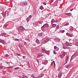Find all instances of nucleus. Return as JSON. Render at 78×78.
Returning a JSON list of instances; mask_svg holds the SVG:
<instances>
[{"mask_svg": "<svg viewBox=\"0 0 78 78\" xmlns=\"http://www.w3.org/2000/svg\"><path fill=\"white\" fill-rule=\"evenodd\" d=\"M23 30H24L23 27L22 26H20L18 29V31H20L21 32H23Z\"/></svg>", "mask_w": 78, "mask_h": 78, "instance_id": "1", "label": "nucleus"}, {"mask_svg": "<svg viewBox=\"0 0 78 78\" xmlns=\"http://www.w3.org/2000/svg\"><path fill=\"white\" fill-rule=\"evenodd\" d=\"M48 27V24L46 23L43 26L41 27V29H42L43 28H46V27Z\"/></svg>", "mask_w": 78, "mask_h": 78, "instance_id": "2", "label": "nucleus"}, {"mask_svg": "<svg viewBox=\"0 0 78 78\" xmlns=\"http://www.w3.org/2000/svg\"><path fill=\"white\" fill-rule=\"evenodd\" d=\"M62 75V71H60L58 76V78H61V77Z\"/></svg>", "mask_w": 78, "mask_h": 78, "instance_id": "3", "label": "nucleus"}, {"mask_svg": "<svg viewBox=\"0 0 78 78\" xmlns=\"http://www.w3.org/2000/svg\"><path fill=\"white\" fill-rule=\"evenodd\" d=\"M50 41V39L49 38L47 39L46 40H44V44H46L47 42H48V41Z\"/></svg>", "mask_w": 78, "mask_h": 78, "instance_id": "4", "label": "nucleus"}, {"mask_svg": "<svg viewBox=\"0 0 78 78\" xmlns=\"http://www.w3.org/2000/svg\"><path fill=\"white\" fill-rule=\"evenodd\" d=\"M44 56V55L42 54H41V53L38 54V56H37V58H39V57H41V56Z\"/></svg>", "mask_w": 78, "mask_h": 78, "instance_id": "5", "label": "nucleus"}, {"mask_svg": "<svg viewBox=\"0 0 78 78\" xmlns=\"http://www.w3.org/2000/svg\"><path fill=\"white\" fill-rule=\"evenodd\" d=\"M69 57H68V56H67L66 58V59L65 60V64H64V65H65V64H67V60H68V59H69Z\"/></svg>", "mask_w": 78, "mask_h": 78, "instance_id": "6", "label": "nucleus"}, {"mask_svg": "<svg viewBox=\"0 0 78 78\" xmlns=\"http://www.w3.org/2000/svg\"><path fill=\"white\" fill-rule=\"evenodd\" d=\"M66 15H67V16H72V13H65Z\"/></svg>", "mask_w": 78, "mask_h": 78, "instance_id": "7", "label": "nucleus"}, {"mask_svg": "<svg viewBox=\"0 0 78 78\" xmlns=\"http://www.w3.org/2000/svg\"><path fill=\"white\" fill-rule=\"evenodd\" d=\"M54 22H56V23H57V22H56V21H55V19H52V20L51 21V23H54Z\"/></svg>", "mask_w": 78, "mask_h": 78, "instance_id": "8", "label": "nucleus"}, {"mask_svg": "<svg viewBox=\"0 0 78 78\" xmlns=\"http://www.w3.org/2000/svg\"><path fill=\"white\" fill-rule=\"evenodd\" d=\"M0 42L1 43H2V44H4L5 41L3 40H1L0 39Z\"/></svg>", "mask_w": 78, "mask_h": 78, "instance_id": "9", "label": "nucleus"}, {"mask_svg": "<svg viewBox=\"0 0 78 78\" xmlns=\"http://www.w3.org/2000/svg\"><path fill=\"white\" fill-rule=\"evenodd\" d=\"M41 53H44L45 51V50L44 49H42L41 50Z\"/></svg>", "mask_w": 78, "mask_h": 78, "instance_id": "10", "label": "nucleus"}, {"mask_svg": "<svg viewBox=\"0 0 78 78\" xmlns=\"http://www.w3.org/2000/svg\"><path fill=\"white\" fill-rule=\"evenodd\" d=\"M52 25L53 28L55 27L56 26V25L55 24H54V23H52Z\"/></svg>", "mask_w": 78, "mask_h": 78, "instance_id": "11", "label": "nucleus"}, {"mask_svg": "<svg viewBox=\"0 0 78 78\" xmlns=\"http://www.w3.org/2000/svg\"><path fill=\"white\" fill-rule=\"evenodd\" d=\"M70 67V65H66L65 66L66 68H67V69H68V68H69Z\"/></svg>", "mask_w": 78, "mask_h": 78, "instance_id": "12", "label": "nucleus"}, {"mask_svg": "<svg viewBox=\"0 0 78 78\" xmlns=\"http://www.w3.org/2000/svg\"><path fill=\"white\" fill-rule=\"evenodd\" d=\"M66 35H67V36H70V37H72V35H70L68 33H66Z\"/></svg>", "mask_w": 78, "mask_h": 78, "instance_id": "13", "label": "nucleus"}, {"mask_svg": "<svg viewBox=\"0 0 78 78\" xmlns=\"http://www.w3.org/2000/svg\"><path fill=\"white\" fill-rule=\"evenodd\" d=\"M53 64H54V65L55 66V61H54L51 62V66H53Z\"/></svg>", "mask_w": 78, "mask_h": 78, "instance_id": "14", "label": "nucleus"}, {"mask_svg": "<svg viewBox=\"0 0 78 78\" xmlns=\"http://www.w3.org/2000/svg\"><path fill=\"white\" fill-rule=\"evenodd\" d=\"M65 44L67 46H70V44H69L68 43H66Z\"/></svg>", "mask_w": 78, "mask_h": 78, "instance_id": "15", "label": "nucleus"}, {"mask_svg": "<svg viewBox=\"0 0 78 78\" xmlns=\"http://www.w3.org/2000/svg\"><path fill=\"white\" fill-rule=\"evenodd\" d=\"M36 42L37 44H40V42H39V40H36Z\"/></svg>", "mask_w": 78, "mask_h": 78, "instance_id": "16", "label": "nucleus"}, {"mask_svg": "<svg viewBox=\"0 0 78 78\" xmlns=\"http://www.w3.org/2000/svg\"><path fill=\"white\" fill-rule=\"evenodd\" d=\"M43 76H44V74H41L38 77V78H41V77H43Z\"/></svg>", "mask_w": 78, "mask_h": 78, "instance_id": "17", "label": "nucleus"}, {"mask_svg": "<svg viewBox=\"0 0 78 78\" xmlns=\"http://www.w3.org/2000/svg\"><path fill=\"white\" fill-rule=\"evenodd\" d=\"M62 68V67L61 66H59L58 69V71H59L60 70H61V69Z\"/></svg>", "mask_w": 78, "mask_h": 78, "instance_id": "18", "label": "nucleus"}, {"mask_svg": "<svg viewBox=\"0 0 78 78\" xmlns=\"http://www.w3.org/2000/svg\"><path fill=\"white\" fill-rule=\"evenodd\" d=\"M45 53L47 54V55H48V54H49V52H48V51H45Z\"/></svg>", "mask_w": 78, "mask_h": 78, "instance_id": "19", "label": "nucleus"}, {"mask_svg": "<svg viewBox=\"0 0 78 78\" xmlns=\"http://www.w3.org/2000/svg\"><path fill=\"white\" fill-rule=\"evenodd\" d=\"M31 77L34 78H37V77H35V76H34L33 74H32L31 75Z\"/></svg>", "mask_w": 78, "mask_h": 78, "instance_id": "20", "label": "nucleus"}, {"mask_svg": "<svg viewBox=\"0 0 78 78\" xmlns=\"http://www.w3.org/2000/svg\"><path fill=\"white\" fill-rule=\"evenodd\" d=\"M27 22H29V21H30V19L29 18H27Z\"/></svg>", "mask_w": 78, "mask_h": 78, "instance_id": "21", "label": "nucleus"}, {"mask_svg": "<svg viewBox=\"0 0 78 78\" xmlns=\"http://www.w3.org/2000/svg\"><path fill=\"white\" fill-rule=\"evenodd\" d=\"M40 8L41 9H44V7L42 6V5L40 7Z\"/></svg>", "mask_w": 78, "mask_h": 78, "instance_id": "22", "label": "nucleus"}, {"mask_svg": "<svg viewBox=\"0 0 78 78\" xmlns=\"http://www.w3.org/2000/svg\"><path fill=\"white\" fill-rule=\"evenodd\" d=\"M54 40L55 41H57L58 40V38H54Z\"/></svg>", "mask_w": 78, "mask_h": 78, "instance_id": "23", "label": "nucleus"}, {"mask_svg": "<svg viewBox=\"0 0 78 78\" xmlns=\"http://www.w3.org/2000/svg\"><path fill=\"white\" fill-rule=\"evenodd\" d=\"M60 58H61V59H62V58H64V56L62 55H60Z\"/></svg>", "mask_w": 78, "mask_h": 78, "instance_id": "24", "label": "nucleus"}, {"mask_svg": "<svg viewBox=\"0 0 78 78\" xmlns=\"http://www.w3.org/2000/svg\"><path fill=\"white\" fill-rule=\"evenodd\" d=\"M39 36H42V33H40L39 34Z\"/></svg>", "mask_w": 78, "mask_h": 78, "instance_id": "25", "label": "nucleus"}, {"mask_svg": "<svg viewBox=\"0 0 78 78\" xmlns=\"http://www.w3.org/2000/svg\"><path fill=\"white\" fill-rule=\"evenodd\" d=\"M42 23H43V21H40L39 22V24H42Z\"/></svg>", "mask_w": 78, "mask_h": 78, "instance_id": "26", "label": "nucleus"}, {"mask_svg": "<svg viewBox=\"0 0 78 78\" xmlns=\"http://www.w3.org/2000/svg\"><path fill=\"white\" fill-rule=\"evenodd\" d=\"M8 56H9V55H8V54H6L5 55V57H6V58H7V57H8Z\"/></svg>", "mask_w": 78, "mask_h": 78, "instance_id": "27", "label": "nucleus"}, {"mask_svg": "<svg viewBox=\"0 0 78 78\" xmlns=\"http://www.w3.org/2000/svg\"><path fill=\"white\" fill-rule=\"evenodd\" d=\"M20 69V68H19V67H17L15 68V70H17V69Z\"/></svg>", "mask_w": 78, "mask_h": 78, "instance_id": "28", "label": "nucleus"}, {"mask_svg": "<svg viewBox=\"0 0 78 78\" xmlns=\"http://www.w3.org/2000/svg\"><path fill=\"white\" fill-rule=\"evenodd\" d=\"M63 47L64 49H67V47L66 46H63Z\"/></svg>", "mask_w": 78, "mask_h": 78, "instance_id": "29", "label": "nucleus"}, {"mask_svg": "<svg viewBox=\"0 0 78 78\" xmlns=\"http://www.w3.org/2000/svg\"><path fill=\"white\" fill-rule=\"evenodd\" d=\"M44 62V64H47L48 63L47 61H45Z\"/></svg>", "mask_w": 78, "mask_h": 78, "instance_id": "30", "label": "nucleus"}, {"mask_svg": "<svg viewBox=\"0 0 78 78\" xmlns=\"http://www.w3.org/2000/svg\"><path fill=\"white\" fill-rule=\"evenodd\" d=\"M23 78H27V77L26 76H23Z\"/></svg>", "mask_w": 78, "mask_h": 78, "instance_id": "31", "label": "nucleus"}, {"mask_svg": "<svg viewBox=\"0 0 78 78\" xmlns=\"http://www.w3.org/2000/svg\"><path fill=\"white\" fill-rule=\"evenodd\" d=\"M65 52H63L62 55L63 56H65Z\"/></svg>", "mask_w": 78, "mask_h": 78, "instance_id": "32", "label": "nucleus"}, {"mask_svg": "<svg viewBox=\"0 0 78 78\" xmlns=\"http://www.w3.org/2000/svg\"><path fill=\"white\" fill-rule=\"evenodd\" d=\"M53 53L55 55H56V51H53Z\"/></svg>", "mask_w": 78, "mask_h": 78, "instance_id": "33", "label": "nucleus"}, {"mask_svg": "<svg viewBox=\"0 0 78 78\" xmlns=\"http://www.w3.org/2000/svg\"><path fill=\"white\" fill-rule=\"evenodd\" d=\"M2 36H5L6 35V33H2Z\"/></svg>", "mask_w": 78, "mask_h": 78, "instance_id": "34", "label": "nucleus"}, {"mask_svg": "<svg viewBox=\"0 0 78 78\" xmlns=\"http://www.w3.org/2000/svg\"><path fill=\"white\" fill-rule=\"evenodd\" d=\"M8 26V24H6V25H5L4 27L5 28H6L7 27V26Z\"/></svg>", "mask_w": 78, "mask_h": 78, "instance_id": "35", "label": "nucleus"}, {"mask_svg": "<svg viewBox=\"0 0 78 78\" xmlns=\"http://www.w3.org/2000/svg\"><path fill=\"white\" fill-rule=\"evenodd\" d=\"M76 45L78 46V42H76Z\"/></svg>", "mask_w": 78, "mask_h": 78, "instance_id": "36", "label": "nucleus"}, {"mask_svg": "<svg viewBox=\"0 0 78 78\" xmlns=\"http://www.w3.org/2000/svg\"><path fill=\"white\" fill-rule=\"evenodd\" d=\"M11 67H12V66H10L9 67H7V68L8 69H11Z\"/></svg>", "mask_w": 78, "mask_h": 78, "instance_id": "37", "label": "nucleus"}, {"mask_svg": "<svg viewBox=\"0 0 78 78\" xmlns=\"http://www.w3.org/2000/svg\"><path fill=\"white\" fill-rule=\"evenodd\" d=\"M31 15L29 16L28 18H29V19H31Z\"/></svg>", "mask_w": 78, "mask_h": 78, "instance_id": "38", "label": "nucleus"}, {"mask_svg": "<svg viewBox=\"0 0 78 78\" xmlns=\"http://www.w3.org/2000/svg\"><path fill=\"white\" fill-rule=\"evenodd\" d=\"M56 28L57 29H59V26H57L56 27Z\"/></svg>", "mask_w": 78, "mask_h": 78, "instance_id": "39", "label": "nucleus"}, {"mask_svg": "<svg viewBox=\"0 0 78 78\" xmlns=\"http://www.w3.org/2000/svg\"><path fill=\"white\" fill-rule=\"evenodd\" d=\"M15 41H19V39H15Z\"/></svg>", "mask_w": 78, "mask_h": 78, "instance_id": "40", "label": "nucleus"}, {"mask_svg": "<svg viewBox=\"0 0 78 78\" xmlns=\"http://www.w3.org/2000/svg\"><path fill=\"white\" fill-rule=\"evenodd\" d=\"M69 25V23H67L66 24V26H67L68 25Z\"/></svg>", "mask_w": 78, "mask_h": 78, "instance_id": "41", "label": "nucleus"}, {"mask_svg": "<svg viewBox=\"0 0 78 78\" xmlns=\"http://www.w3.org/2000/svg\"><path fill=\"white\" fill-rule=\"evenodd\" d=\"M57 48V47L56 46H54V49H56Z\"/></svg>", "mask_w": 78, "mask_h": 78, "instance_id": "42", "label": "nucleus"}, {"mask_svg": "<svg viewBox=\"0 0 78 78\" xmlns=\"http://www.w3.org/2000/svg\"><path fill=\"white\" fill-rule=\"evenodd\" d=\"M64 31H65L64 30H62V33H64Z\"/></svg>", "mask_w": 78, "mask_h": 78, "instance_id": "43", "label": "nucleus"}, {"mask_svg": "<svg viewBox=\"0 0 78 78\" xmlns=\"http://www.w3.org/2000/svg\"><path fill=\"white\" fill-rule=\"evenodd\" d=\"M46 3H45V2H44L43 3V5H46Z\"/></svg>", "mask_w": 78, "mask_h": 78, "instance_id": "44", "label": "nucleus"}, {"mask_svg": "<svg viewBox=\"0 0 78 78\" xmlns=\"http://www.w3.org/2000/svg\"><path fill=\"white\" fill-rule=\"evenodd\" d=\"M73 9H71L70 11H73Z\"/></svg>", "mask_w": 78, "mask_h": 78, "instance_id": "45", "label": "nucleus"}, {"mask_svg": "<svg viewBox=\"0 0 78 78\" xmlns=\"http://www.w3.org/2000/svg\"><path fill=\"white\" fill-rule=\"evenodd\" d=\"M3 36L2 34H0V36Z\"/></svg>", "mask_w": 78, "mask_h": 78, "instance_id": "46", "label": "nucleus"}, {"mask_svg": "<svg viewBox=\"0 0 78 78\" xmlns=\"http://www.w3.org/2000/svg\"><path fill=\"white\" fill-rule=\"evenodd\" d=\"M37 61L38 63H39V61H38V60L37 59Z\"/></svg>", "mask_w": 78, "mask_h": 78, "instance_id": "47", "label": "nucleus"}, {"mask_svg": "<svg viewBox=\"0 0 78 78\" xmlns=\"http://www.w3.org/2000/svg\"><path fill=\"white\" fill-rule=\"evenodd\" d=\"M69 30L70 31H73V29H70Z\"/></svg>", "mask_w": 78, "mask_h": 78, "instance_id": "48", "label": "nucleus"}, {"mask_svg": "<svg viewBox=\"0 0 78 78\" xmlns=\"http://www.w3.org/2000/svg\"><path fill=\"white\" fill-rule=\"evenodd\" d=\"M17 55H18V56H20V54H17Z\"/></svg>", "mask_w": 78, "mask_h": 78, "instance_id": "49", "label": "nucleus"}, {"mask_svg": "<svg viewBox=\"0 0 78 78\" xmlns=\"http://www.w3.org/2000/svg\"><path fill=\"white\" fill-rule=\"evenodd\" d=\"M2 69V67L1 66H0V69Z\"/></svg>", "mask_w": 78, "mask_h": 78, "instance_id": "50", "label": "nucleus"}, {"mask_svg": "<svg viewBox=\"0 0 78 78\" xmlns=\"http://www.w3.org/2000/svg\"><path fill=\"white\" fill-rule=\"evenodd\" d=\"M25 5H27V3H26V4H25Z\"/></svg>", "mask_w": 78, "mask_h": 78, "instance_id": "51", "label": "nucleus"}, {"mask_svg": "<svg viewBox=\"0 0 78 78\" xmlns=\"http://www.w3.org/2000/svg\"><path fill=\"white\" fill-rule=\"evenodd\" d=\"M29 68H31V66L30 65L29 66Z\"/></svg>", "mask_w": 78, "mask_h": 78, "instance_id": "52", "label": "nucleus"}, {"mask_svg": "<svg viewBox=\"0 0 78 78\" xmlns=\"http://www.w3.org/2000/svg\"><path fill=\"white\" fill-rule=\"evenodd\" d=\"M24 44H27V43L26 42H25Z\"/></svg>", "mask_w": 78, "mask_h": 78, "instance_id": "53", "label": "nucleus"}, {"mask_svg": "<svg viewBox=\"0 0 78 78\" xmlns=\"http://www.w3.org/2000/svg\"><path fill=\"white\" fill-rule=\"evenodd\" d=\"M24 57H25V56H23V58H24Z\"/></svg>", "mask_w": 78, "mask_h": 78, "instance_id": "54", "label": "nucleus"}, {"mask_svg": "<svg viewBox=\"0 0 78 78\" xmlns=\"http://www.w3.org/2000/svg\"><path fill=\"white\" fill-rule=\"evenodd\" d=\"M46 1H48V0H46Z\"/></svg>", "mask_w": 78, "mask_h": 78, "instance_id": "55", "label": "nucleus"}, {"mask_svg": "<svg viewBox=\"0 0 78 78\" xmlns=\"http://www.w3.org/2000/svg\"><path fill=\"white\" fill-rule=\"evenodd\" d=\"M72 27L73 28V27Z\"/></svg>", "mask_w": 78, "mask_h": 78, "instance_id": "56", "label": "nucleus"}, {"mask_svg": "<svg viewBox=\"0 0 78 78\" xmlns=\"http://www.w3.org/2000/svg\"><path fill=\"white\" fill-rule=\"evenodd\" d=\"M21 46L22 47V45H21Z\"/></svg>", "mask_w": 78, "mask_h": 78, "instance_id": "57", "label": "nucleus"}]
</instances>
